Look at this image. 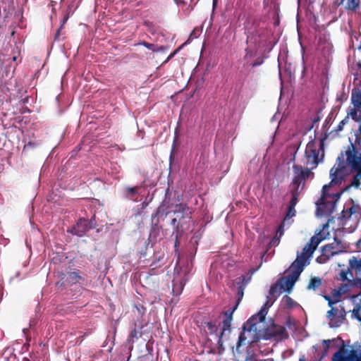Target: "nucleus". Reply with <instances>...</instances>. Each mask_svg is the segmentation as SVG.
I'll list each match as a JSON object with an SVG mask.
<instances>
[{
	"label": "nucleus",
	"instance_id": "6ab92c4d",
	"mask_svg": "<svg viewBox=\"0 0 361 361\" xmlns=\"http://www.w3.org/2000/svg\"><path fill=\"white\" fill-rule=\"evenodd\" d=\"M353 272L349 268L347 271H344V270H342L341 272H340V279L342 280V281H350L352 280V279L353 278Z\"/></svg>",
	"mask_w": 361,
	"mask_h": 361
},
{
	"label": "nucleus",
	"instance_id": "4be33fe9",
	"mask_svg": "<svg viewBox=\"0 0 361 361\" xmlns=\"http://www.w3.org/2000/svg\"><path fill=\"white\" fill-rule=\"evenodd\" d=\"M81 277L76 272H71L69 274L68 280L71 283H75L79 282Z\"/></svg>",
	"mask_w": 361,
	"mask_h": 361
},
{
	"label": "nucleus",
	"instance_id": "6e6552de",
	"mask_svg": "<svg viewBox=\"0 0 361 361\" xmlns=\"http://www.w3.org/2000/svg\"><path fill=\"white\" fill-rule=\"evenodd\" d=\"M173 274L172 291L174 295H179L182 293L188 279L186 271L185 270L183 271L180 267L176 266L174 269Z\"/></svg>",
	"mask_w": 361,
	"mask_h": 361
},
{
	"label": "nucleus",
	"instance_id": "7c9ffc66",
	"mask_svg": "<svg viewBox=\"0 0 361 361\" xmlns=\"http://www.w3.org/2000/svg\"><path fill=\"white\" fill-rule=\"evenodd\" d=\"M137 337H138V331L136 329L132 330L130 332V339H132V341H133V338H137Z\"/></svg>",
	"mask_w": 361,
	"mask_h": 361
},
{
	"label": "nucleus",
	"instance_id": "423d86ee",
	"mask_svg": "<svg viewBox=\"0 0 361 361\" xmlns=\"http://www.w3.org/2000/svg\"><path fill=\"white\" fill-rule=\"evenodd\" d=\"M324 298L328 300L329 305L331 307V310L327 312V318L329 321V326L331 328H336L341 326L343 323L345 312L343 307L340 309L334 307L333 305L336 304L338 301L331 300L329 296H324Z\"/></svg>",
	"mask_w": 361,
	"mask_h": 361
},
{
	"label": "nucleus",
	"instance_id": "79ce46f5",
	"mask_svg": "<svg viewBox=\"0 0 361 361\" xmlns=\"http://www.w3.org/2000/svg\"><path fill=\"white\" fill-rule=\"evenodd\" d=\"M300 361H304V360H302V359H300Z\"/></svg>",
	"mask_w": 361,
	"mask_h": 361
},
{
	"label": "nucleus",
	"instance_id": "20e7f679",
	"mask_svg": "<svg viewBox=\"0 0 361 361\" xmlns=\"http://www.w3.org/2000/svg\"><path fill=\"white\" fill-rule=\"evenodd\" d=\"M306 164L313 169L317 167L324 157V152L322 145L315 141H310L307 143L305 149Z\"/></svg>",
	"mask_w": 361,
	"mask_h": 361
},
{
	"label": "nucleus",
	"instance_id": "c756f323",
	"mask_svg": "<svg viewBox=\"0 0 361 361\" xmlns=\"http://www.w3.org/2000/svg\"><path fill=\"white\" fill-rule=\"evenodd\" d=\"M245 51H246V54L245 56V59H249L252 58V56L254 55L253 51L249 48H247Z\"/></svg>",
	"mask_w": 361,
	"mask_h": 361
},
{
	"label": "nucleus",
	"instance_id": "39448f33",
	"mask_svg": "<svg viewBox=\"0 0 361 361\" xmlns=\"http://www.w3.org/2000/svg\"><path fill=\"white\" fill-rule=\"evenodd\" d=\"M350 145L345 152L346 161L353 171L360 173L361 172V140L360 143L356 142L355 138L354 143L350 140Z\"/></svg>",
	"mask_w": 361,
	"mask_h": 361
},
{
	"label": "nucleus",
	"instance_id": "c85d7f7f",
	"mask_svg": "<svg viewBox=\"0 0 361 361\" xmlns=\"http://www.w3.org/2000/svg\"><path fill=\"white\" fill-rule=\"evenodd\" d=\"M250 280V276H249L247 279H245V276H241L240 277L238 278L239 281L238 282V283H243V285L245 286L249 282Z\"/></svg>",
	"mask_w": 361,
	"mask_h": 361
},
{
	"label": "nucleus",
	"instance_id": "1a4fd4ad",
	"mask_svg": "<svg viewBox=\"0 0 361 361\" xmlns=\"http://www.w3.org/2000/svg\"><path fill=\"white\" fill-rule=\"evenodd\" d=\"M293 183L294 184L299 185L300 183L312 176V173L309 169H303L301 166L293 165Z\"/></svg>",
	"mask_w": 361,
	"mask_h": 361
},
{
	"label": "nucleus",
	"instance_id": "f8f14e48",
	"mask_svg": "<svg viewBox=\"0 0 361 361\" xmlns=\"http://www.w3.org/2000/svg\"><path fill=\"white\" fill-rule=\"evenodd\" d=\"M349 269L354 272L357 280L361 282V259L353 257L349 259Z\"/></svg>",
	"mask_w": 361,
	"mask_h": 361
},
{
	"label": "nucleus",
	"instance_id": "f704fd0d",
	"mask_svg": "<svg viewBox=\"0 0 361 361\" xmlns=\"http://www.w3.org/2000/svg\"><path fill=\"white\" fill-rule=\"evenodd\" d=\"M283 234V223L279 226V229L276 231V236L279 235L281 237Z\"/></svg>",
	"mask_w": 361,
	"mask_h": 361
},
{
	"label": "nucleus",
	"instance_id": "0eeeda50",
	"mask_svg": "<svg viewBox=\"0 0 361 361\" xmlns=\"http://www.w3.org/2000/svg\"><path fill=\"white\" fill-rule=\"evenodd\" d=\"M344 250L345 247L343 246L342 243L335 239L334 243L326 245L322 247V255L321 257H317V261L319 263H322L330 259L331 257L344 252Z\"/></svg>",
	"mask_w": 361,
	"mask_h": 361
},
{
	"label": "nucleus",
	"instance_id": "58836bf2",
	"mask_svg": "<svg viewBox=\"0 0 361 361\" xmlns=\"http://www.w3.org/2000/svg\"><path fill=\"white\" fill-rule=\"evenodd\" d=\"M13 61H16V56H13Z\"/></svg>",
	"mask_w": 361,
	"mask_h": 361
},
{
	"label": "nucleus",
	"instance_id": "f03ea898",
	"mask_svg": "<svg viewBox=\"0 0 361 361\" xmlns=\"http://www.w3.org/2000/svg\"><path fill=\"white\" fill-rule=\"evenodd\" d=\"M324 240L322 233H317L310 238V242L303 247L300 253H298L295 260L286 271L285 276L279 281L280 293L290 292L298 281L304 268L310 264L312 255L318 245Z\"/></svg>",
	"mask_w": 361,
	"mask_h": 361
},
{
	"label": "nucleus",
	"instance_id": "bb28decb",
	"mask_svg": "<svg viewBox=\"0 0 361 361\" xmlns=\"http://www.w3.org/2000/svg\"><path fill=\"white\" fill-rule=\"evenodd\" d=\"M139 44L145 47L147 49H148L149 50H152V51H153V49H154V45H155L154 44H149V43H147L146 42H140Z\"/></svg>",
	"mask_w": 361,
	"mask_h": 361
},
{
	"label": "nucleus",
	"instance_id": "2f4dec72",
	"mask_svg": "<svg viewBox=\"0 0 361 361\" xmlns=\"http://www.w3.org/2000/svg\"><path fill=\"white\" fill-rule=\"evenodd\" d=\"M346 118L343 119V121H341L339 124L337 126V130L338 131H341L343 128V126H345V124L346 123Z\"/></svg>",
	"mask_w": 361,
	"mask_h": 361
},
{
	"label": "nucleus",
	"instance_id": "ddd939ff",
	"mask_svg": "<svg viewBox=\"0 0 361 361\" xmlns=\"http://www.w3.org/2000/svg\"><path fill=\"white\" fill-rule=\"evenodd\" d=\"M187 212L188 209L186 208L185 206L179 205L178 207H177L176 210L174 212V215L176 216V217L172 219L171 224L173 226H175L177 222L180 224L181 219L184 218L185 216L188 217V214L187 213Z\"/></svg>",
	"mask_w": 361,
	"mask_h": 361
},
{
	"label": "nucleus",
	"instance_id": "dca6fc26",
	"mask_svg": "<svg viewBox=\"0 0 361 361\" xmlns=\"http://www.w3.org/2000/svg\"><path fill=\"white\" fill-rule=\"evenodd\" d=\"M361 214V208L358 205H353L349 209L343 211V216L344 218L350 217L352 215Z\"/></svg>",
	"mask_w": 361,
	"mask_h": 361
},
{
	"label": "nucleus",
	"instance_id": "e433bc0d",
	"mask_svg": "<svg viewBox=\"0 0 361 361\" xmlns=\"http://www.w3.org/2000/svg\"><path fill=\"white\" fill-rule=\"evenodd\" d=\"M238 295L239 298H242L243 295V288H242L241 286H240V287L238 288Z\"/></svg>",
	"mask_w": 361,
	"mask_h": 361
},
{
	"label": "nucleus",
	"instance_id": "f3484780",
	"mask_svg": "<svg viewBox=\"0 0 361 361\" xmlns=\"http://www.w3.org/2000/svg\"><path fill=\"white\" fill-rule=\"evenodd\" d=\"M351 102L353 106L361 107V92L353 91L351 95Z\"/></svg>",
	"mask_w": 361,
	"mask_h": 361
},
{
	"label": "nucleus",
	"instance_id": "aec40b11",
	"mask_svg": "<svg viewBox=\"0 0 361 361\" xmlns=\"http://www.w3.org/2000/svg\"><path fill=\"white\" fill-rule=\"evenodd\" d=\"M231 320H232L231 314L228 315L226 317V318L224 320L223 326H222V329H221V332H223V334H224V332L226 331L230 330V327L231 325Z\"/></svg>",
	"mask_w": 361,
	"mask_h": 361
},
{
	"label": "nucleus",
	"instance_id": "4468645a",
	"mask_svg": "<svg viewBox=\"0 0 361 361\" xmlns=\"http://www.w3.org/2000/svg\"><path fill=\"white\" fill-rule=\"evenodd\" d=\"M207 327L209 334L214 335L217 339L218 343H219L223 337V332H221V329L219 330L218 326L213 322H207Z\"/></svg>",
	"mask_w": 361,
	"mask_h": 361
},
{
	"label": "nucleus",
	"instance_id": "a211bd4d",
	"mask_svg": "<svg viewBox=\"0 0 361 361\" xmlns=\"http://www.w3.org/2000/svg\"><path fill=\"white\" fill-rule=\"evenodd\" d=\"M322 284V280L319 277H313L311 279L308 286L307 289L309 290H316L319 288Z\"/></svg>",
	"mask_w": 361,
	"mask_h": 361
},
{
	"label": "nucleus",
	"instance_id": "9d476101",
	"mask_svg": "<svg viewBox=\"0 0 361 361\" xmlns=\"http://www.w3.org/2000/svg\"><path fill=\"white\" fill-rule=\"evenodd\" d=\"M348 116H350L353 121L355 122H358L360 126L357 132L355 133V136L356 137V142L360 143L361 141V107L353 106L349 112L348 113Z\"/></svg>",
	"mask_w": 361,
	"mask_h": 361
},
{
	"label": "nucleus",
	"instance_id": "72a5a7b5",
	"mask_svg": "<svg viewBox=\"0 0 361 361\" xmlns=\"http://www.w3.org/2000/svg\"><path fill=\"white\" fill-rule=\"evenodd\" d=\"M322 343L324 345V350L326 352L329 348L330 340H323Z\"/></svg>",
	"mask_w": 361,
	"mask_h": 361
},
{
	"label": "nucleus",
	"instance_id": "cd10ccee",
	"mask_svg": "<svg viewBox=\"0 0 361 361\" xmlns=\"http://www.w3.org/2000/svg\"><path fill=\"white\" fill-rule=\"evenodd\" d=\"M295 207H292L290 206H288V212H287V216L288 217H292L293 216H295Z\"/></svg>",
	"mask_w": 361,
	"mask_h": 361
},
{
	"label": "nucleus",
	"instance_id": "7ed1b4c3",
	"mask_svg": "<svg viewBox=\"0 0 361 361\" xmlns=\"http://www.w3.org/2000/svg\"><path fill=\"white\" fill-rule=\"evenodd\" d=\"M346 174L347 169L343 161H339L333 166L330 171L331 182L323 186L322 196L317 202V211L324 209L326 204H331L330 207H334L336 202L339 200L341 193L335 192L329 194L328 190L330 188L341 184Z\"/></svg>",
	"mask_w": 361,
	"mask_h": 361
},
{
	"label": "nucleus",
	"instance_id": "f257e3e1",
	"mask_svg": "<svg viewBox=\"0 0 361 361\" xmlns=\"http://www.w3.org/2000/svg\"><path fill=\"white\" fill-rule=\"evenodd\" d=\"M279 284L277 282L269 290V295L267 297L266 303L262 307L260 311L250 318L243 326V331L240 334L237 343L238 348L245 341L248 343L257 341L269 333V328L265 322V317L276 297L280 295Z\"/></svg>",
	"mask_w": 361,
	"mask_h": 361
},
{
	"label": "nucleus",
	"instance_id": "b1692460",
	"mask_svg": "<svg viewBox=\"0 0 361 361\" xmlns=\"http://www.w3.org/2000/svg\"><path fill=\"white\" fill-rule=\"evenodd\" d=\"M126 190L128 192L127 197L130 200H133V196L137 193L136 188H127Z\"/></svg>",
	"mask_w": 361,
	"mask_h": 361
},
{
	"label": "nucleus",
	"instance_id": "473e14b6",
	"mask_svg": "<svg viewBox=\"0 0 361 361\" xmlns=\"http://www.w3.org/2000/svg\"><path fill=\"white\" fill-rule=\"evenodd\" d=\"M166 49V47H163V46H157V45H154V49H153V51H155V52H158V51H164Z\"/></svg>",
	"mask_w": 361,
	"mask_h": 361
},
{
	"label": "nucleus",
	"instance_id": "5701e85b",
	"mask_svg": "<svg viewBox=\"0 0 361 361\" xmlns=\"http://www.w3.org/2000/svg\"><path fill=\"white\" fill-rule=\"evenodd\" d=\"M282 302L284 305H286L288 307H292L295 304L294 300L287 295L283 298Z\"/></svg>",
	"mask_w": 361,
	"mask_h": 361
},
{
	"label": "nucleus",
	"instance_id": "393cba45",
	"mask_svg": "<svg viewBox=\"0 0 361 361\" xmlns=\"http://www.w3.org/2000/svg\"><path fill=\"white\" fill-rule=\"evenodd\" d=\"M298 202V195L296 193L292 194V197L289 203V206L295 207Z\"/></svg>",
	"mask_w": 361,
	"mask_h": 361
},
{
	"label": "nucleus",
	"instance_id": "412c9836",
	"mask_svg": "<svg viewBox=\"0 0 361 361\" xmlns=\"http://www.w3.org/2000/svg\"><path fill=\"white\" fill-rule=\"evenodd\" d=\"M360 0H348L346 8L355 11L359 6Z\"/></svg>",
	"mask_w": 361,
	"mask_h": 361
},
{
	"label": "nucleus",
	"instance_id": "4c0bfd02",
	"mask_svg": "<svg viewBox=\"0 0 361 361\" xmlns=\"http://www.w3.org/2000/svg\"><path fill=\"white\" fill-rule=\"evenodd\" d=\"M180 48H179L178 50H176L174 52H173L172 54H171L169 57L167 58V59L166 60L165 62H167L169 59H171L176 53L177 51L180 49Z\"/></svg>",
	"mask_w": 361,
	"mask_h": 361
},
{
	"label": "nucleus",
	"instance_id": "ea45409f",
	"mask_svg": "<svg viewBox=\"0 0 361 361\" xmlns=\"http://www.w3.org/2000/svg\"><path fill=\"white\" fill-rule=\"evenodd\" d=\"M356 361H361V357L357 358Z\"/></svg>",
	"mask_w": 361,
	"mask_h": 361
},
{
	"label": "nucleus",
	"instance_id": "9b49d317",
	"mask_svg": "<svg viewBox=\"0 0 361 361\" xmlns=\"http://www.w3.org/2000/svg\"><path fill=\"white\" fill-rule=\"evenodd\" d=\"M92 227V225H90L87 220L81 219L78 221L77 224L72 228L71 232L74 235L82 236Z\"/></svg>",
	"mask_w": 361,
	"mask_h": 361
},
{
	"label": "nucleus",
	"instance_id": "a19ab883",
	"mask_svg": "<svg viewBox=\"0 0 361 361\" xmlns=\"http://www.w3.org/2000/svg\"><path fill=\"white\" fill-rule=\"evenodd\" d=\"M358 176L361 177V172L358 173Z\"/></svg>",
	"mask_w": 361,
	"mask_h": 361
},
{
	"label": "nucleus",
	"instance_id": "2eb2a0df",
	"mask_svg": "<svg viewBox=\"0 0 361 361\" xmlns=\"http://www.w3.org/2000/svg\"><path fill=\"white\" fill-rule=\"evenodd\" d=\"M261 36L259 35V31L255 30L252 32H249L247 34V42L248 43L257 44L260 42Z\"/></svg>",
	"mask_w": 361,
	"mask_h": 361
},
{
	"label": "nucleus",
	"instance_id": "a878e982",
	"mask_svg": "<svg viewBox=\"0 0 361 361\" xmlns=\"http://www.w3.org/2000/svg\"><path fill=\"white\" fill-rule=\"evenodd\" d=\"M361 180V177H359L358 176V173H357V175L355 176L353 182H352V185L355 187V188H359L360 186V180Z\"/></svg>",
	"mask_w": 361,
	"mask_h": 361
},
{
	"label": "nucleus",
	"instance_id": "c9c22d12",
	"mask_svg": "<svg viewBox=\"0 0 361 361\" xmlns=\"http://www.w3.org/2000/svg\"><path fill=\"white\" fill-rule=\"evenodd\" d=\"M68 18H69L68 14H67V15H66V16H64V18H63V20H62V23H61V27H60V29H61V28H62V27L63 26V25H64V24L66 23V21L68 20Z\"/></svg>",
	"mask_w": 361,
	"mask_h": 361
}]
</instances>
